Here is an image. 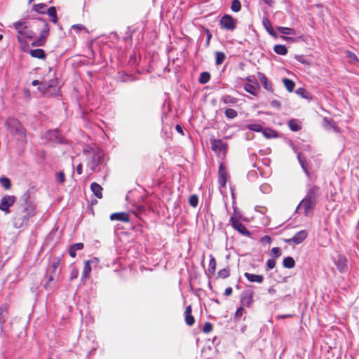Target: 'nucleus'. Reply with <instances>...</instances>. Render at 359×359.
Returning <instances> with one entry per match:
<instances>
[{
    "mask_svg": "<svg viewBox=\"0 0 359 359\" xmlns=\"http://www.w3.org/2000/svg\"><path fill=\"white\" fill-rule=\"evenodd\" d=\"M189 203L192 207H196L198 203V198L196 195H192L189 199Z\"/></svg>",
    "mask_w": 359,
    "mask_h": 359,
    "instance_id": "nucleus-43",
    "label": "nucleus"
},
{
    "mask_svg": "<svg viewBox=\"0 0 359 359\" xmlns=\"http://www.w3.org/2000/svg\"><path fill=\"white\" fill-rule=\"evenodd\" d=\"M13 27L18 33V40L22 42V38L33 39L36 33L33 30L29 29L28 23L26 21H18L13 24Z\"/></svg>",
    "mask_w": 359,
    "mask_h": 359,
    "instance_id": "nucleus-6",
    "label": "nucleus"
},
{
    "mask_svg": "<svg viewBox=\"0 0 359 359\" xmlns=\"http://www.w3.org/2000/svg\"><path fill=\"white\" fill-rule=\"evenodd\" d=\"M231 9L233 12H238L241 9V4L239 0H233L231 5Z\"/></svg>",
    "mask_w": 359,
    "mask_h": 359,
    "instance_id": "nucleus-37",
    "label": "nucleus"
},
{
    "mask_svg": "<svg viewBox=\"0 0 359 359\" xmlns=\"http://www.w3.org/2000/svg\"><path fill=\"white\" fill-rule=\"evenodd\" d=\"M47 139H48L50 141L61 143L62 142V138L59 135V132L55 130L49 131L46 135Z\"/></svg>",
    "mask_w": 359,
    "mask_h": 359,
    "instance_id": "nucleus-21",
    "label": "nucleus"
},
{
    "mask_svg": "<svg viewBox=\"0 0 359 359\" xmlns=\"http://www.w3.org/2000/svg\"><path fill=\"white\" fill-rule=\"evenodd\" d=\"M243 309L242 307H239L236 311V317H240L242 316V313H243Z\"/></svg>",
    "mask_w": 359,
    "mask_h": 359,
    "instance_id": "nucleus-58",
    "label": "nucleus"
},
{
    "mask_svg": "<svg viewBox=\"0 0 359 359\" xmlns=\"http://www.w3.org/2000/svg\"><path fill=\"white\" fill-rule=\"evenodd\" d=\"M273 50L276 53L280 55H285L287 53V49L284 45H276L273 48Z\"/></svg>",
    "mask_w": 359,
    "mask_h": 359,
    "instance_id": "nucleus-29",
    "label": "nucleus"
},
{
    "mask_svg": "<svg viewBox=\"0 0 359 359\" xmlns=\"http://www.w3.org/2000/svg\"><path fill=\"white\" fill-rule=\"evenodd\" d=\"M297 158H298V161H299L302 169L308 175V171H307V169L306 167L305 158L303 156H302L301 154H298Z\"/></svg>",
    "mask_w": 359,
    "mask_h": 359,
    "instance_id": "nucleus-42",
    "label": "nucleus"
},
{
    "mask_svg": "<svg viewBox=\"0 0 359 359\" xmlns=\"http://www.w3.org/2000/svg\"><path fill=\"white\" fill-rule=\"evenodd\" d=\"M278 30L284 35H294L296 33L294 29L285 27H278Z\"/></svg>",
    "mask_w": 359,
    "mask_h": 359,
    "instance_id": "nucleus-31",
    "label": "nucleus"
},
{
    "mask_svg": "<svg viewBox=\"0 0 359 359\" xmlns=\"http://www.w3.org/2000/svg\"><path fill=\"white\" fill-rule=\"evenodd\" d=\"M218 275L222 278H226L229 276V271L226 269H223L218 272Z\"/></svg>",
    "mask_w": 359,
    "mask_h": 359,
    "instance_id": "nucleus-48",
    "label": "nucleus"
},
{
    "mask_svg": "<svg viewBox=\"0 0 359 359\" xmlns=\"http://www.w3.org/2000/svg\"><path fill=\"white\" fill-rule=\"evenodd\" d=\"M218 183L221 187H225L226 183V168L223 164H221L218 170Z\"/></svg>",
    "mask_w": 359,
    "mask_h": 359,
    "instance_id": "nucleus-15",
    "label": "nucleus"
},
{
    "mask_svg": "<svg viewBox=\"0 0 359 359\" xmlns=\"http://www.w3.org/2000/svg\"><path fill=\"white\" fill-rule=\"evenodd\" d=\"M83 248V244L82 243H77L72 245L70 247L69 250V255L72 257H75L76 255V252L77 250H82Z\"/></svg>",
    "mask_w": 359,
    "mask_h": 359,
    "instance_id": "nucleus-24",
    "label": "nucleus"
},
{
    "mask_svg": "<svg viewBox=\"0 0 359 359\" xmlns=\"http://www.w3.org/2000/svg\"><path fill=\"white\" fill-rule=\"evenodd\" d=\"M212 330V325L209 322H206L205 324H204V326H203V331L205 332V333H209L210 332H211Z\"/></svg>",
    "mask_w": 359,
    "mask_h": 359,
    "instance_id": "nucleus-49",
    "label": "nucleus"
},
{
    "mask_svg": "<svg viewBox=\"0 0 359 359\" xmlns=\"http://www.w3.org/2000/svg\"><path fill=\"white\" fill-rule=\"evenodd\" d=\"M225 116L229 119H233L238 116V113L233 109H226L225 111Z\"/></svg>",
    "mask_w": 359,
    "mask_h": 359,
    "instance_id": "nucleus-36",
    "label": "nucleus"
},
{
    "mask_svg": "<svg viewBox=\"0 0 359 359\" xmlns=\"http://www.w3.org/2000/svg\"><path fill=\"white\" fill-rule=\"evenodd\" d=\"M273 133H274V131L270 129H264L263 130L264 135L267 138L272 137L273 136Z\"/></svg>",
    "mask_w": 359,
    "mask_h": 359,
    "instance_id": "nucleus-53",
    "label": "nucleus"
},
{
    "mask_svg": "<svg viewBox=\"0 0 359 359\" xmlns=\"http://www.w3.org/2000/svg\"><path fill=\"white\" fill-rule=\"evenodd\" d=\"M76 172L79 175H81L83 172V165L81 163H79L76 167Z\"/></svg>",
    "mask_w": 359,
    "mask_h": 359,
    "instance_id": "nucleus-59",
    "label": "nucleus"
},
{
    "mask_svg": "<svg viewBox=\"0 0 359 359\" xmlns=\"http://www.w3.org/2000/svg\"><path fill=\"white\" fill-rule=\"evenodd\" d=\"M246 128L250 130L255 132H261L263 130V127L259 123H250L246 125Z\"/></svg>",
    "mask_w": 359,
    "mask_h": 359,
    "instance_id": "nucleus-35",
    "label": "nucleus"
},
{
    "mask_svg": "<svg viewBox=\"0 0 359 359\" xmlns=\"http://www.w3.org/2000/svg\"><path fill=\"white\" fill-rule=\"evenodd\" d=\"M244 276L250 281V282H255L257 283H262L264 281V276L262 275H257L253 273H250L248 272H245L244 273Z\"/></svg>",
    "mask_w": 359,
    "mask_h": 359,
    "instance_id": "nucleus-17",
    "label": "nucleus"
},
{
    "mask_svg": "<svg viewBox=\"0 0 359 359\" xmlns=\"http://www.w3.org/2000/svg\"><path fill=\"white\" fill-rule=\"evenodd\" d=\"M79 271L77 269H73L70 273V279L73 280L78 277Z\"/></svg>",
    "mask_w": 359,
    "mask_h": 359,
    "instance_id": "nucleus-56",
    "label": "nucleus"
},
{
    "mask_svg": "<svg viewBox=\"0 0 359 359\" xmlns=\"http://www.w3.org/2000/svg\"><path fill=\"white\" fill-rule=\"evenodd\" d=\"M346 55H347V57H349L351 60L356 61V62L358 61L357 56L354 53H353L350 51H348L346 53Z\"/></svg>",
    "mask_w": 359,
    "mask_h": 359,
    "instance_id": "nucleus-57",
    "label": "nucleus"
},
{
    "mask_svg": "<svg viewBox=\"0 0 359 359\" xmlns=\"http://www.w3.org/2000/svg\"><path fill=\"white\" fill-rule=\"evenodd\" d=\"M220 101L225 104L233 105L238 102V99L229 95H225L222 97Z\"/></svg>",
    "mask_w": 359,
    "mask_h": 359,
    "instance_id": "nucleus-23",
    "label": "nucleus"
},
{
    "mask_svg": "<svg viewBox=\"0 0 359 359\" xmlns=\"http://www.w3.org/2000/svg\"><path fill=\"white\" fill-rule=\"evenodd\" d=\"M29 53L33 57L39 59H45L46 57V53L44 50L40 48L31 50Z\"/></svg>",
    "mask_w": 359,
    "mask_h": 359,
    "instance_id": "nucleus-26",
    "label": "nucleus"
},
{
    "mask_svg": "<svg viewBox=\"0 0 359 359\" xmlns=\"http://www.w3.org/2000/svg\"><path fill=\"white\" fill-rule=\"evenodd\" d=\"M87 156V165L93 172L100 170L102 167L106 165L105 153L100 148H91L86 150Z\"/></svg>",
    "mask_w": 359,
    "mask_h": 359,
    "instance_id": "nucleus-2",
    "label": "nucleus"
},
{
    "mask_svg": "<svg viewBox=\"0 0 359 359\" xmlns=\"http://www.w3.org/2000/svg\"><path fill=\"white\" fill-rule=\"evenodd\" d=\"M32 27H36L40 32L39 37L32 42V46H43L49 35L50 27L48 22L43 19L39 18L33 22Z\"/></svg>",
    "mask_w": 359,
    "mask_h": 359,
    "instance_id": "nucleus-4",
    "label": "nucleus"
},
{
    "mask_svg": "<svg viewBox=\"0 0 359 359\" xmlns=\"http://www.w3.org/2000/svg\"><path fill=\"white\" fill-rule=\"evenodd\" d=\"M0 184L6 189H10L11 186L10 180L5 177H0Z\"/></svg>",
    "mask_w": 359,
    "mask_h": 359,
    "instance_id": "nucleus-40",
    "label": "nucleus"
},
{
    "mask_svg": "<svg viewBox=\"0 0 359 359\" xmlns=\"http://www.w3.org/2000/svg\"><path fill=\"white\" fill-rule=\"evenodd\" d=\"M189 313H191V306H188L186 308V310H185V312H184V314H189Z\"/></svg>",
    "mask_w": 359,
    "mask_h": 359,
    "instance_id": "nucleus-61",
    "label": "nucleus"
},
{
    "mask_svg": "<svg viewBox=\"0 0 359 359\" xmlns=\"http://www.w3.org/2000/svg\"><path fill=\"white\" fill-rule=\"evenodd\" d=\"M283 265L285 268L292 269L295 266V262L291 257H287L283 259Z\"/></svg>",
    "mask_w": 359,
    "mask_h": 359,
    "instance_id": "nucleus-30",
    "label": "nucleus"
},
{
    "mask_svg": "<svg viewBox=\"0 0 359 359\" xmlns=\"http://www.w3.org/2000/svg\"><path fill=\"white\" fill-rule=\"evenodd\" d=\"M253 292H245L241 295V304L245 306H250L252 302Z\"/></svg>",
    "mask_w": 359,
    "mask_h": 359,
    "instance_id": "nucleus-18",
    "label": "nucleus"
},
{
    "mask_svg": "<svg viewBox=\"0 0 359 359\" xmlns=\"http://www.w3.org/2000/svg\"><path fill=\"white\" fill-rule=\"evenodd\" d=\"M185 321L189 326H191L194 323V318L191 313L185 314Z\"/></svg>",
    "mask_w": 359,
    "mask_h": 359,
    "instance_id": "nucleus-44",
    "label": "nucleus"
},
{
    "mask_svg": "<svg viewBox=\"0 0 359 359\" xmlns=\"http://www.w3.org/2000/svg\"><path fill=\"white\" fill-rule=\"evenodd\" d=\"M47 13L48 15L50 17V18H53V17H55L57 15V11H56V8L53 6L52 7H50L48 11H47Z\"/></svg>",
    "mask_w": 359,
    "mask_h": 359,
    "instance_id": "nucleus-50",
    "label": "nucleus"
},
{
    "mask_svg": "<svg viewBox=\"0 0 359 359\" xmlns=\"http://www.w3.org/2000/svg\"><path fill=\"white\" fill-rule=\"evenodd\" d=\"M56 180L57 181L60 183V184H62L65 182V174L63 172H59L56 174Z\"/></svg>",
    "mask_w": 359,
    "mask_h": 359,
    "instance_id": "nucleus-47",
    "label": "nucleus"
},
{
    "mask_svg": "<svg viewBox=\"0 0 359 359\" xmlns=\"http://www.w3.org/2000/svg\"><path fill=\"white\" fill-rule=\"evenodd\" d=\"M6 130L14 136H19V139L25 138V131L22 124L15 118H8L5 122Z\"/></svg>",
    "mask_w": 359,
    "mask_h": 359,
    "instance_id": "nucleus-5",
    "label": "nucleus"
},
{
    "mask_svg": "<svg viewBox=\"0 0 359 359\" xmlns=\"http://www.w3.org/2000/svg\"><path fill=\"white\" fill-rule=\"evenodd\" d=\"M15 201V198L13 196L6 195L1 198L0 201V210L6 214L9 212V208Z\"/></svg>",
    "mask_w": 359,
    "mask_h": 359,
    "instance_id": "nucleus-10",
    "label": "nucleus"
},
{
    "mask_svg": "<svg viewBox=\"0 0 359 359\" xmlns=\"http://www.w3.org/2000/svg\"><path fill=\"white\" fill-rule=\"evenodd\" d=\"M271 253L273 255L278 258L281 255V252L279 248L275 247L271 249Z\"/></svg>",
    "mask_w": 359,
    "mask_h": 359,
    "instance_id": "nucleus-51",
    "label": "nucleus"
},
{
    "mask_svg": "<svg viewBox=\"0 0 359 359\" xmlns=\"http://www.w3.org/2000/svg\"><path fill=\"white\" fill-rule=\"evenodd\" d=\"M175 128H176V130L180 133H183V130H182V127L180 126V125H177L175 126Z\"/></svg>",
    "mask_w": 359,
    "mask_h": 359,
    "instance_id": "nucleus-63",
    "label": "nucleus"
},
{
    "mask_svg": "<svg viewBox=\"0 0 359 359\" xmlns=\"http://www.w3.org/2000/svg\"><path fill=\"white\" fill-rule=\"evenodd\" d=\"M307 236V232L305 230H302L297 232L293 237L285 240V242L289 244L294 243L295 245H298L302 243Z\"/></svg>",
    "mask_w": 359,
    "mask_h": 359,
    "instance_id": "nucleus-13",
    "label": "nucleus"
},
{
    "mask_svg": "<svg viewBox=\"0 0 359 359\" xmlns=\"http://www.w3.org/2000/svg\"><path fill=\"white\" fill-rule=\"evenodd\" d=\"M262 24L264 26V27L266 29V31L268 32V33L271 36H272L273 37H277V34L275 32V31L273 30V27H271V22H270L269 20L267 18H263Z\"/></svg>",
    "mask_w": 359,
    "mask_h": 359,
    "instance_id": "nucleus-22",
    "label": "nucleus"
},
{
    "mask_svg": "<svg viewBox=\"0 0 359 359\" xmlns=\"http://www.w3.org/2000/svg\"><path fill=\"white\" fill-rule=\"evenodd\" d=\"M230 222L231 223L232 226L237 230L239 233L244 236H250V231L245 228L244 224H243L238 219L235 217H231L230 218Z\"/></svg>",
    "mask_w": 359,
    "mask_h": 359,
    "instance_id": "nucleus-12",
    "label": "nucleus"
},
{
    "mask_svg": "<svg viewBox=\"0 0 359 359\" xmlns=\"http://www.w3.org/2000/svg\"><path fill=\"white\" fill-rule=\"evenodd\" d=\"M46 8V5L44 4H38L34 5L33 6L34 11L40 13H45Z\"/></svg>",
    "mask_w": 359,
    "mask_h": 359,
    "instance_id": "nucleus-41",
    "label": "nucleus"
},
{
    "mask_svg": "<svg viewBox=\"0 0 359 359\" xmlns=\"http://www.w3.org/2000/svg\"><path fill=\"white\" fill-rule=\"evenodd\" d=\"M59 266V261L53 262L51 264L52 271L50 273L49 278H48V283L45 285V287H46L48 284L53 281L55 278V274H56V270L58 268Z\"/></svg>",
    "mask_w": 359,
    "mask_h": 359,
    "instance_id": "nucleus-25",
    "label": "nucleus"
},
{
    "mask_svg": "<svg viewBox=\"0 0 359 359\" xmlns=\"http://www.w3.org/2000/svg\"><path fill=\"white\" fill-rule=\"evenodd\" d=\"M271 104L273 107L276 109H280L281 107V103L277 100H272Z\"/></svg>",
    "mask_w": 359,
    "mask_h": 359,
    "instance_id": "nucleus-55",
    "label": "nucleus"
},
{
    "mask_svg": "<svg viewBox=\"0 0 359 359\" xmlns=\"http://www.w3.org/2000/svg\"><path fill=\"white\" fill-rule=\"evenodd\" d=\"M288 126L292 131L297 132L301 129L299 121L297 119H292L288 121Z\"/></svg>",
    "mask_w": 359,
    "mask_h": 359,
    "instance_id": "nucleus-28",
    "label": "nucleus"
},
{
    "mask_svg": "<svg viewBox=\"0 0 359 359\" xmlns=\"http://www.w3.org/2000/svg\"><path fill=\"white\" fill-rule=\"evenodd\" d=\"M296 58L300 62H302L303 64L306 63V61L304 59H302V56L299 55V56H297Z\"/></svg>",
    "mask_w": 359,
    "mask_h": 359,
    "instance_id": "nucleus-64",
    "label": "nucleus"
},
{
    "mask_svg": "<svg viewBox=\"0 0 359 359\" xmlns=\"http://www.w3.org/2000/svg\"><path fill=\"white\" fill-rule=\"evenodd\" d=\"M285 87L289 92H292L294 88V82L289 79L284 78L283 79Z\"/></svg>",
    "mask_w": 359,
    "mask_h": 359,
    "instance_id": "nucleus-33",
    "label": "nucleus"
},
{
    "mask_svg": "<svg viewBox=\"0 0 359 359\" xmlns=\"http://www.w3.org/2000/svg\"><path fill=\"white\" fill-rule=\"evenodd\" d=\"M97 262H98V260L97 258H94L93 259L87 260L85 262V264H84V267H83V273H82V276H81L82 280L87 279L90 277V272L92 270L90 264L93 263L97 264Z\"/></svg>",
    "mask_w": 359,
    "mask_h": 359,
    "instance_id": "nucleus-14",
    "label": "nucleus"
},
{
    "mask_svg": "<svg viewBox=\"0 0 359 359\" xmlns=\"http://www.w3.org/2000/svg\"><path fill=\"white\" fill-rule=\"evenodd\" d=\"M210 79V74L208 72H202L200 74V77L198 79V81L201 84L207 83Z\"/></svg>",
    "mask_w": 359,
    "mask_h": 359,
    "instance_id": "nucleus-32",
    "label": "nucleus"
},
{
    "mask_svg": "<svg viewBox=\"0 0 359 359\" xmlns=\"http://www.w3.org/2000/svg\"><path fill=\"white\" fill-rule=\"evenodd\" d=\"M216 270V261L215 258L210 255V259L208 265V271L211 273H214Z\"/></svg>",
    "mask_w": 359,
    "mask_h": 359,
    "instance_id": "nucleus-39",
    "label": "nucleus"
},
{
    "mask_svg": "<svg viewBox=\"0 0 359 359\" xmlns=\"http://www.w3.org/2000/svg\"><path fill=\"white\" fill-rule=\"evenodd\" d=\"M263 1L266 4L270 6H271L273 4V0H263Z\"/></svg>",
    "mask_w": 359,
    "mask_h": 359,
    "instance_id": "nucleus-62",
    "label": "nucleus"
},
{
    "mask_svg": "<svg viewBox=\"0 0 359 359\" xmlns=\"http://www.w3.org/2000/svg\"><path fill=\"white\" fill-rule=\"evenodd\" d=\"M90 189L97 198H102L103 189L99 184H97V182H93L90 184Z\"/></svg>",
    "mask_w": 359,
    "mask_h": 359,
    "instance_id": "nucleus-20",
    "label": "nucleus"
},
{
    "mask_svg": "<svg viewBox=\"0 0 359 359\" xmlns=\"http://www.w3.org/2000/svg\"><path fill=\"white\" fill-rule=\"evenodd\" d=\"M211 149L218 156L224 154L226 149V144L220 139H210Z\"/></svg>",
    "mask_w": 359,
    "mask_h": 359,
    "instance_id": "nucleus-9",
    "label": "nucleus"
},
{
    "mask_svg": "<svg viewBox=\"0 0 359 359\" xmlns=\"http://www.w3.org/2000/svg\"><path fill=\"white\" fill-rule=\"evenodd\" d=\"M215 56H216L215 57H216L215 62H216V65H222L226 58L225 54L222 52L217 51L215 53Z\"/></svg>",
    "mask_w": 359,
    "mask_h": 359,
    "instance_id": "nucleus-34",
    "label": "nucleus"
},
{
    "mask_svg": "<svg viewBox=\"0 0 359 359\" xmlns=\"http://www.w3.org/2000/svg\"><path fill=\"white\" fill-rule=\"evenodd\" d=\"M237 20L229 15H224L219 20L220 27L223 29L233 31L236 28Z\"/></svg>",
    "mask_w": 359,
    "mask_h": 359,
    "instance_id": "nucleus-7",
    "label": "nucleus"
},
{
    "mask_svg": "<svg viewBox=\"0 0 359 359\" xmlns=\"http://www.w3.org/2000/svg\"><path fill=\"white\" fill-rule=\"evenodd\" d=\"M332 260L340 273H346L348 271V261L344 255L339 254Z\"/></svg>",
    "mask_w": 359,
    "mask_h": 359,
    "instance_id": "nucleus-8",
    "label": "nucleus"
},
{
    "mask_svg": "<svg viewBox=\"0 0 359 359\" xmlns=\"http://www.w3.org/2000/svg\"><path fill=\"white\" fill-rule=\"evenodd\" d=\"M267 270L273 269L276 266V261L273 259H270L266 262Z\"/></svg>",
    "mask_w": 359,
    "mask_h": 359,
    "instance_id": "nucleus-52",
    "label": "nucleus"
},
{
    "mask_svg": "<svg viewBox=\"0 0 359 359\" xmlns=\"http://www.w3.org/2000/svg\"><path fill=\"white\" fill-rule=\"evenodd\" d=\"M258 78L264 89L270 92L273 91L272 83L269 81L267 77L264 74L259 73Z\"/></svg>",
    "mask_w": 359,
    "mask_h": 359,
    "instance_id": "nucleus-16",
    "label": "nucleus"
},
{
    "mask_svg": "<svg viewBox=\"0 0 359 359\" xmlns=\"http://www.w3.org/2000/svg\"><path fill=\"white\" fill-rule=\"evenodd\" d=\"M260 191L264 194H269L271 191V187L268 184H263L259 187Z\"/></svg>",
    "mask_w": 359,
    "mask_h": 359,
    "instance_id": "nucleus-45",
    "label": "nucleus"
},
{
    "mask_svg": "<svg viewBox=\"0 0 359 359\" xmlns=\"http://www.w3.org/2000/svg\"><path fill=\"white\" fill-rule=\"evenodd\" d=\"M110 219L121 222H128L129 216L127 213L125 212H116L111 215Z\"/></svg>",
    "mask_w": 359,
    "mask_h": 359,
    "instance_id": "nucleus-19",
    "label": "nucleus"
},
{
    "mask_svg": "<svg viewBox=\"0 0 359 359\" xmlns=\"http://www.w3.org/2000/svg\"><path fill=\"white\" fill-rule=\"evenodd\" d=\"M257 88L258 83H256V85L245 83L244 85L245 90L253 95H255L257 94Z\"/></svg>",
    "mask_w": 359,
    "mask_h": 359,
    "instance_id": "nucleus-27",
    "label": "nucleus"
},
{
    "mask_svg": "<svg viewBox=\"0 0 359 359\" xmlns=\"http://www.w3.org/2000/svg\"><path fill=\"white\" fill-rule=\"evenodd\" d=\"M6 312V308H0V324H2L4 322V315Z\"/></svg>",
    "mask_w": 359,
    "mask_h": 359,
    "instance_id": "nucleus-54",
    "label": "nucleus"
},
{
    "mask_svg": "<svg viewBox=\"0 0 359 359\" xmlns=\"http://www.w3.org/2000/svg\"><path fill=\"white\" fill-rule=\"evenodd\" d=\"M232 291H233L232 288L229 287L226 288L225 292H224V294L226 296H230L232 294Z\"/></svg>",
    "mask_w": 359,
    "mask_h": 359,
    "instance_id": "nucleus-60",
    "label": "nucleus"
},
{
    "mask_svg": "<svg viewBox=\"0 0 359 359\" xmlns=\"http://www.w3.org/2000/svg\"><path fill=\"white\" fill-rule=\"evenodd\" d=\"M36 213V205L32 201H25V206L19 208L13 217V226L16 229L27 226L29 219L33 217Z\"/></svg>",
    "mask_w": 359,
    "mask_h": 359,
    "instance_id": "nucleus-1",
    "label": "nucleus"
},
{
    "mask_svg": "<svg viewBox=\"0 0 359 359\" xmlns=\"http://www.w3.org/2000/svg\"><path fill=\"white\" fill-rule=\"evenodd\" d=\"M57 80L56 79H53V80H50V81L48 82H46V81H44L43 83H40L39 81L38 80H34L32 83V84L34 86H36L38 85H41V87H39V89L40 90H48L49 88H53V91L55 93L57 92L59 88L57 87Z\"/></svg>",
    "mask_w": 359,
    "mask_h": 359,
    "instance_id": "nucleus-11",
    "label": "nucleus"
},
{
    "mask_svg": "<svg viewBox=\"0 0 359 359\" xmlns=\"http://www.w3.org/2000/svg\"><path fill=\"white\" fill-rule=\"evenodd\" d=\"M318 191V189L316 187L309 189L304 198L297 206V211L299 212L302 211L305 216H309L316 206Z\"/></svg>",
    "mask_w": 359,
    "mask_h": 359,
    "instance_id": "nucleus-3",
    "label": "nucleus"
},
{
    "mask_svg": "<svg viewBox=\"0 0 359 359\" xmlns=\"http://www.w3.org/2000/svg\"><path fill=\"white\" fill-rule=\"evenodd\" d=\"M323 126L327 129L336 128L333 120L325 117L323 118Z\"/></svg>",
    "mask_w": 359,
    "mask_h": 359,
    "instance_id": "nucleus-38",
    "label": "nucleus"
},
{
    "mask_svg": "<svg viewBox=\"0 0 359 359\" xmlns=\"http://www.w3.org/2000/svg\"><path fill=\"white\" fill-rule=\"evenodd\" d=\"M296 93L304 98H308V92L303 88H299L296 90Z\"/></svg>",
    "mask_w": 359,
    "mask_h": 359,
    "instance_id": "nucleus-46",
    "label": "nucleus"
}]
</instances>
